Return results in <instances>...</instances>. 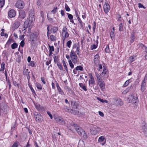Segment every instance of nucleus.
I'll list each match as a JSON object with an SVG mask.
<instances>
[{
	"mask_svg": "<svg viewBox=\"0 0 147 147\" xmlns=\"http://www.w3.org/2000/svg\"><path fill=\"white\" fill-rule=\"evenodd\" d=\"M70 125L67 126V128L70 130L72 131V128H74L78 134L84 139H86L87 138V136L85 131L77 124L71 122L70 124Z\"/></svg>",
	"mask_w": 147,
	"mask_h": 147,
	"instance_id": "nucleus-1",
	"label": "nucleus"
},
{
	"mask_svg": "<svg viewBox=\"0 0 147 147\" xmlns=\"http://www.w3.org/2000/svg\"><path fill=\"white\" fill-rule=\"evenodd\" d=\"M34 116L36 122H40L42 121V117L40 113L36 112H34Z\"/></svg>",
	"mask_w": 147,
	"mask_h": 147,
	"instance_id": "nucleus-2",
	"label": "nucleus"
},
{
	"mask_svg": "<svg viewBox=\"0 0 147 147\" xmlns=\"http://www.w3.org/2000/svg\"><path fill=\"white\" fill-rule=\"evenodd\" d=\"M67 29L66 26H64L62 31V33L63 36V40L64 41L66 38H68L69 34L67 31Z\"/></svg>",
	"mask_w": 147,
	"mask_h": 147,
	"instance_id": "nucleus-3",
	"label": "nucleus"
},
{
	"mask_svg": "<svg viewBox=\"0 0 147 147\" xmlns=\"http://www.w3.org/2000/svg\"><path fill=\"white\" fill-rule=\"evenodd\" d=\"M16 6L19 9H22L24 6V1L21 0H18L16 3Z\"/></svg>",
	"mask_w": 147,
	"mask_h": 147,
	"instance_id": "nucleus-4",
	"label": "nucleus"
},
{
	"mask_svg": "<svg viewBox=\"0 0 147 147\" xmlns=\"http://www.w3.org/2000/svg\"><path fill=\"white\" fill-rule=\"evenodd\" d=\"M106 1L103 7V9L104 12L106 14H107L109 12L110 9V7L109 4L108 3L107 1L106 0Z\"/></svg>",
	"mask_w": 147,
	"mask_h": 147,
	"instance_id": "nucleus-5",
	"label": "nucleus"
},
{
	"mask_svg": "<svg viewBox=\"0 0 147 147\" xmlns=\"http://www.w3.org/2000/svg\"><path fill=\"white\" fill-rule=\"evenodd\" d=\"M100 130L99 128H98L96 126H93L90 132L93 135H95L98 133Z\"/></svg>",
	"mask_w": 147,
	"mask_h": 147,
	"instance_id": "nucleus-6",
	"label": "nucleus"
},
{
	"mask_svg": "<svg viewBox=\"0 0 147 147\" xmlns=\"http://www.w3.org/2000/svg\"><path fill=\"white\" fill-rule=\"evenodd\" d=\"M8 108V106L5 102H2L0 103V109L1 112H6Z\"/></svg>",
	"mask_w": 147,
	"mask_h": 147,
	"instance_id": "nucleus-7",
	"label": "nucleus"
},
{
	"mask_svg": "<svg viewBox=\"0 0 147 147\" xmlns=\"http://www.w3.org/2000/svg\"><path fill=\"white\" fill-rule=\"evenodd\" d=\"M37 38V36L36 34L34 33H31L30 36V39L31 43L34 44Z\"/></svg>",
	"mask_w": 147,
	"mask_h": 147,
	"instance_id": "nucleus-8",
	"label": "nucleus"
},
{
	"mask_svg": "<svg viewBox=\"0 0 147 147\" xmlns=\"http://www.w3.org/2000/svg\"><path fill=\"white\" fill-rule=\"evenodd\" d=\"M97 84L98 85L102 90H103L105 89V83L102 79L98 81Z\"/></svg>",
	"mask_w": 147,
	"mask_h": 147,
	"instance_id": "nucleus-9",
	"label": "nucleus"
},
{
	"mask_svg": "<svg viewBox=\"0 0 147 147\" xmlns=\"http://www.w3.org/2000/svg\"><path fill=\"white\" fill-rule=\"evenodd\" d=\"M16 15V12L13 9H11L8 11V16L11 18L14 17Z\"/></svg>",
	"mask_w": 147,
	"mask_h": 147,
	"instance_id": "nucleus-10",
	"label": "nucleus"
},
{
	"mask_svg": "<svg viewBox=\"0 0 147 147\" xmlns=\"http://www.w3.org/2000/svg\"><path fill=\"white\" fill-rule=\"evenodd\" d=\"M35 20V16L32 13H30L29 14L28 18L29 21L30 22V25H31L33 21Z\"/></svg>",
	"mask_w": 147,
	"mask_h": 147,
	"instance_id": "nucleus-11",
	"label": "nucleus"
},
{
	"mask_svg": "<svg viewBox=\"0 0 147 147\" xmlns=\"http://www.w3.org/2000/svg\"><path fill=\"white\" fill-rule=\"evenodd\" d=\"M99 56L98 54L94 56V62L95 65L97 66L98 65L99 63Z\"/></svg>",
	"mask_w": 147,
	"mask_h": 147,
	"instance_id": "nucleus-12",
	"label": "nucleus"
},
{
	"mask_svg": "<svg viewBox=\"0 0 147 147\" xmlns=\"http://www.w3.org/2000/svg\"><path fill=\"white\" fill-rule=\"evenodd\" d=\"M26 16L25 13L23 10H21L19 11V18L21 19H24Z\"/></svg>",
	"mask_w": 147,
	"mask_h": 147,
	"instance_id": "nucleus-13",
	"label": "nucleus"
},
{
	"mask_svg": "<svg viewBox=\"0 0 147 147\" xmlns=\"http://www.w3.org/2000/svg\"><path fill=\"white\" fill-rule=\"evenodd\" d=\"M56 86L59 93L62 95H64L65 94L64 92L60 87L58 83L57 82H56Z\"/></svg>",
	"mask_w": 147,
	"mask_h": 147,
	"instance_id": "nucleus-14",
	"label": "nucleus"
},
{
	"mask_svg": "<svg viewBox=\"0 0 147 147\" xmlns=\"http://www.w3.org/2000/svg\"><path fill=\"white\" fill-rule=\"evenodd\" d=\"M64 89L70 94L72 95H74V92L72 91V89L68 86H65L64 87Z\"/></svg>",
	"mask_w": 147,
	"mask_h": 147,
	"instance_id": "nucleus-15",
	"label": "nucleus"
},
{
	"mask_svg": "<svg viewBox=\"0 0 147 147\" xmlns=\"http://www.w3.org/2000/svg\"><path fill=\"white\" fill-rule=\"evenodd\" d=\"M131 97L132 98H131V99L130 101L129 100V101H130V102L132 103V104H134L138 102V98L136 96H134L133 95L131 96Z\"/></svg>",
	"mask_w": 147,
	"mask_h": 147,
	"instance_id": "nucleus-16",
	"label": "nucleus"
},
{
	"mask_svg": "<svg viewBox=\"0 0 147 147\" xmlns=\"http://www.w3.org/2000/svg\"><path fill=\"white\" fill-rule=\"evenodd\" d=\"M56 122L58 124L60 125H64L65 123L64 121L62 118H57L56 119Z\"/></svg>",
	"mask_w": 147,
	"mask_h": 147,
	"instance_id": "nucleus-17",
	"label": "nucleus"
},
{
	"mask_svg": "<svg viewBox=\"0 0 147 147\" xmlns=\"http://www.w3.org/2000/svg\"><path fill=\"white\" fill-rule=\"evenodd\" d=\"M31 25H30V22L28 20L24 22L23 27L24 29L22 31H24L29 26H30Z\"/></svg>",
	"mask_w": 147,
	"mask_h": 147,
	"instance_id": "nucleus-18",
	"label": "nucleus"
},
{
	"mask_svg": "<svg viewBox=\"0 0 147 147\" xmlns=\"http://www.w3.org/2000/svg\"><path fill=\"white\" fill-rule=\"evenodd\" d=\"M90 80H89V84L90 85V83L91 84H95V82L94 78L91 74L89 75Z\"/></svg>",
	"mask_w": 147,
	"mask_h": 147,
	"instance_id": "nucleus-19",
	"label": "nucleus"
},
{
	"mask_svg": "<svg viewBox=\"0 0 147 147\" xmlns=\"http://www.w3.org/2000/svg\"><path fill=\"white\" fill-rule=\"evenodd\" d=\"M63 109L66 112H71V113H73V110L72 109H69V107L67 106L64 105L63 107Z\"/></svg>",
	"mask_w": 147,
	"mask_h": 147,
	"instance_id": "nucleus-20",
	"label": "nucleus"
},
{
	"mask_svg": "<svg viewBox=\"0 0 147 147\" xmlns=\"http://www.w3.org/2000/svg\"><path fill=\"white\" fill-rule=\"evenodd\" d=\"M67 14L68 16V18L70 20V22H71L74 23V24H75V23L74 22V21L73 20V17L72 15L68 13H67Z\"/></svg>",
	"mask_w": 147,
	"mask_h": 147,
	"instance_id": "nucleus-21",
	"label": "nucleus"
},
{
	"mask_svg": "<svg viewBox=\"0 0 147 147\" xmlns=\"http://www.w3.org/2000/svg\"><path fill=\"white\" fill-rule=\"evenodd\" d=\"M107 70L103 66V71L101 74L100 75L104 77L105 76L107 75Z\"/></svg>",
	"mask_w": 147,
	"mask_h": 147,
	"instance_id": "nucleus-22",
	"label": "nucleus"
},
{
	"mask_svg": "<svg viewBox=\"0 0 147 147\" xmlns=\"http://www.w3.org/2000/svg\"><path fill=\"white\" fill-rule=\"evenodd\" d=\"M146 85V82L145 80L143 81L142 82L141 85V90L142 92H143L145 89V86Z\"/></svg>",
	"mask_w": 147,
	"mask_h": 147,
	"instance_id": "nucleus-23",
	"label": "nucleus"
},
{
	"mask_svg": "<svg viewBox=\"0 0 147 147\" xmlns=\"http://www.w3.org/2000/svg\"><path fill=\"white\" fill-rule=\"evenodd\" d=\"M115 101H116L117 103L119 105L121 106L123 104V101L119 98L114 99Z\"/></svg>",
	"mask_w": 147,
	"mask_h": 147,
	"instance_id": "nucleus-24",
	"label": "nucleus"
},
{
	"mask_svg": "<svg viewBox=\"0 0 147 147\" xmlns=\"http://www.w3.org/2000/svg\"><path fill=\"white\" fill-rule=\"evenodd\" d=\"M98 43V41L97 39L95 41V42H94L93 46L92 45V47L91 48V49L93 50V49H96L97 48Z\"/></svg>",
	"mask_w": 147,
	"mask_h": 147,
	"instance_id": "nucleus-25",
	"label": "nucleus"
},
{
	"mask_svg": "<svg viewBox=\"0 0 147 147\" xmlns=\"http://www.w3.org/2000/svg\"><path fill=\"white\" fill-rule=\"evenodd\" d=\"M110 36L112 40H114L115 36V32H114V31H111L110 33Z\"/></svg>",
	"mask_w": 147,
	"mask_h": 147,
	"instance_id": "nucleus-26",
	"label": "nucleus"
},
{
	"mask_svg": "<svg viewBox=\"0 0 147 147\" xmlns=\"http://www.w3.org/2000/svg\"><path fill=\"white\" fill-rule=\"evenodd\" d=\"M58 30V28L57 27L54 26L51 29V33H55Z\"/></svg>",
	"mask_w": 147,
	"mask_h": 147,
	"instance_id": "nucleus-27",
	"label": "nucleus"
},
{
	"mask_svg": "<svg viewBox=\"0 0 147 147\" xmlns=\"http://www.w3.org/2000/svg\"><path fill=\"white\" fill-rule=\"evenodd\" d=\"M73 102H71V104L72 105V108L74 109H77L78 107V105L77 102H74L73 104Z\"/></svg>",
	"mask_w": 147,
	"mask_h": 147,
	"instance_id": "nucleus-28",
	"label": "nucleus"
},
{
	"mask_svg": "<svg viewBox=\"0 0 147 147\" xmlns=\"http://www.w3.org/2000/svg\"><path fill=\"white\" fill-rule=\"evenodd\" d=\"M20 25V23L18 21H16L13 24V27L14 28H17Z\"/></svg>",
	"mask_w": 147,
	"mask_h": 147,
	"instance_id": "nucleus-29",
	"label": "nucleus"
},
{
	"mask_svg": "<svg viewBox=\"0 0 147 147\" xmlns=\"http://www.w3.org/2000/svg\"><path fill=\"white\" fill-rule=\"evenodd\" d=\"M72 61L74 63H76L77 62V59L78 58L77 56H75L72 57V58H71Z\"/></svg>",
	"mask_w": 147,
	"mask_h": 147,
	"instance_id": "nucleus-30",
	"label": "nucleus"
},
{
	"mask_svg": "<svg viewBox=\"0 0 147 147\" xmlns=\"http://www.w3.org/2000/svg\"><path fill=\"white\" fill-rule=\"evenodd\" d=\"M79 85L80 86V87L82 88L83 90H84L85 91H86L87 90L86 88V86L84 85V84H83L82 83H80L79 84Z\"/></svg>",
	"mask_w": 147,
	"mask_h": 147,
	"instance_id": "nucleus-31",
	"label": "nucleus"
},
{
	"mask_svg": "<svg viewBox=\"0 0 147 147\" xmlns=\"http://www.w3.org/2000/svg\"><path fill=\"white\" fill-rule=\"evenodd\" d=\"M57 65L59 69L61 70H63V67L61 64L59 62H57Z\"/></svg>",
	"mask_w": 147,
	"mask_h": 147,
	"instance_id": "nucleus-32",
	"label": "nucleus"
},
{
	"mask_svg": "<svg viewBox=\"0 0 147 147\" xmlns=\"http://www.w3.org/2000/svg\"><path fill=\"white\" fill-rule=\"evenodd\" d=\"M75 69L76 70L78 71L80 70L83 71L84 70L83 67L80 65L77 66L76 67Z\"/></svg>",
	"mask_w": 147,
	"mask_h": 147,
	"instance_id": "nucleus-33",
	"label": "nucleus"
},
{
	"mask_svg": "<svg viewBox=\"0 0 147 147\" xmlns=\"http://www.w3.org/2000/svg\"><path fill=\"white\" fill-rule=\"evenodd\" d=\"M119 30L120 32L122 31L123 30V25L122 23H121L119 25Z\"/></svg>",
	"mask_w": 147,
	"mask_h": 147,
	"instance_id": "nucleus-34",
	"label": "nucleus"
},
{
	"mask_svg": "<svg viewBox=\"0 0 147 147\" xmlns=\"http://www.w3.org/2000/svg\"><path fill=\"white\" fill-rule=\"evenodd\" d=\"M49 14H51V13H48L47 14L48 20L49 22H53V19L51 18V16H49Z\"/></svg>",
	"mask_w": 147,
	"mask_h": 147,
	"instance_id": "nucleus-35",
	"label": "nucleus"
},
{
	"mask_svg": "<svg viewBox=\"0 0 147 147\" xmlns=\"http://www.w3.org/2000/svg\"><path fill=\"white\" fill-rule=\"evenodd\" d=\"M70 56V58H72V57L77 55H76L75 52L74 50H72L71 52Z\"/></svg>",
	"mask_w": 147,
	"mask_h": 147,
	"instance_id": "nucleus-36",
	"label": "nucleus"
},
{
	"mask_svg": "<svg viewBox=\"0 0 147 147\" xmlns=\"http://www.w3.org/2000/svg\"><path fill=\"white\" fill-rule=\"evenodd\" d=\"M18 45L16 43H14L12 44L11 45V48L13 49H15L17 48L18 47Z\"/></svg>",
	"mask_w": 147,
	"mask_h": 147,
	"instance_id": "nucleus-37",
	"label": "nucleus"
},
{
	"mask_svg": "<svg viewBox=\"0 0 147 147\" xmlns=\"http://www.w3.org/2000/svg\"><path fill=\"white\" fill-rule=\"evenodd\" d=\"M28 86H29L33 94V95H34V94L36 95V93H35L34 90V89H33L32 87V86L30 85V83H29L28 82Z\"/></svg>",
	"mask_w": 147,
	"mask_h": 147,
	"instance_id": "nucleus-38",
	"label": "nucleus"
},
{
	"mask_svg": "<svg viewBox=\"0 0 147 147\" xmlns=\"http://www.w3.org/2000/svg\"><path fill=\"white\" fill-rule=\"evenodd\" d=\"M130 80V79L127 80L124 83L123 85V87H125L127 86L130 83V82L129 81Z\"/></svg>",
	"mask_w": 147,
	"mask_h": 147,
	"instance_id": "nucleus-39",
	"label": "nucleus"
},
{
	"mask_svg": "<svg viewBox=\"0 0 147 147\" xmlns=\"http://www.w3.org/2000/svg\"><path fill=\"white\" fill-rule=\"evenodd\" d=\"M62 63H63V65L65 68V69L66 71L67 72H68V69H67V67L66 64L65 62V61H64V60H63Z\"/></svg>",
	"mask_w": 147,
	"mask_h": 147,
	"instance_id": "nucleus-40",
	"label": "nucleus"
},
{
	"mask_svg": "<svg viewBox=\"0 0 147 147\" xmlns=\"http://www.w3.org/2000/svg\"><path fill=\"white\" fill-rule=\"evenodd\" d=\"M5 3V0H0V8L2 7Z\"/></svg>",
	"mask_w": 147,
	"mask_h": 147,
	"instance_id": "nucleus-41",
	"label": "nucleus"
},
{
	"mask_svg": "<svg viewBox=\"0 0 147 147\" xmlns=\"http://www.w3.org/2000/svg\"><path fill=\"white\" fill-rule=\"evenodd\" d=\"M130 87H128L125 90L123 91L122 93L123 94H126L127 92H128L130 90Z\"/></svg>",
	"mask_w": 147,
	"mask_h": 147,
	"instance_id": "nucleus-42",
	"label": "nucleus"
},
{
	"mask_svg": "<svg viewBox=\"0 0 147 147\" xmlns=\"http://www.w3.org/2000/svg\"><path fill=\"white\" fill-rule=\"evenodd\" d=\"M56 37L53 35H51L50 36V39L52 41H55L56 40Z\"/></svg>",
	"mask_w": 147,
	"mask_h": 147,
	"instance_id": "nucleus-43",
	"label": "nucleus"
},
{
	"mask_svg": "<svg viewBox=\"0 0 147 147\" xmlns=\"http://www.w3.org/2000/svg\"><path fill=\"white\" fill-rule=\"evenodd\" d=\"M105 140V137L103 136L100 137L98 139V141L99 142H101L104 141Z\"/></svg>",
	"mask_w": 147,
	"mask_h": 147,
	"instance_id": "nucleus-44",
	"label": "nucleus"
},
{
	"mask_svg": "<svg viewBox=\"0 0 147 147\" xmlns=\"http://www.w3.org/2000/svg\"><path fill=\"white\" fill-rule=\"evenodd\" d=\"M105 51L106 53H109L110 52V50L109 45H107L105 49Z\"/></svg>",
	"mask_w": 147,
	"mask_h": 147,
	"instance_id": "nucleus-45",
	"label": "nucleus"
},
{
	"mask_svg": "<svg viewBox=\"0 0 147 147\" xmlns=\"http://www.w3.org/2000/svg\"><path fill=\"white\" fill-rule=\"evenodd\" d=\"M95 75L97 78V80L98 81L100 80H102L100 76V75L99 74L97 73V72H95Z\"/></svg>",
	"mask_w": 147,
	"mask_h": 147,
	"instance_id": "nucleus-46",
	"label": "nucleus"
},
{
	"mask_svg": "<svg viewBox=\"0 0 147 147\" xmlns=\"http://www.w3.org/2000/svg\"><path fill=\"white\" fill-rule=\"evenodd\" d=\"M5 63L4 62H3L1 64V70H0V71H3L5 69Z\"/></svg>",
	"mask_w": 147,
	"mask_h": 147,
	"instance_id": "nucleus-47",
	"label": "nucleus"
},
{
	"mask_svg": "<svg viewBox=\"0 0 147 147\" xmlns=\"http://www.w3.org/2000/svg\"><path fill=\"white\" fill-rule=\"evenodd\" d=\"M35 105L36 108L37 110L40 111L41 110V107L40 105L36 104Z\"/></svg>",
	"mask_w": 147,
	"mask_h": 147,
	"instance_id": "nucleus-48",
	"label": "nucleus"
},
{
	"mask_svg": "<svg viewBox=\"0 0 147 147\" xmlns=\"http://www.w3.org/2000/svg\"><path fill=\"white\" fill-rule=\"evenodd\" d=\"M68 62H69V65H70V67H71V68L72 69L74 68V65H73V64L72 63L71 60H69Z\"/></svg>",
	"mask_w": 147,
	"mask_h": 147,
	"instance_id": "nucleus-49",
	"label": "nucleus"
},
{
	"mask_svg": "<svg viewBox=\"0 0 147 147\" xmlns=\"http://www.w3.org/2000/svg\"><path fill=\"white\" fill-rule=\"evenodd\" d=\"M65 10L67 11H69L70 10V8L66 4H65Z\"/></svg>",
	"mask_w": 147,
	"mask_h": 147,
	"instance_id": "nucleus-50",
	"label": "nucleus"
},
{
	"mask_svg": "<svg viewBox=\"0 0 147 147\" xmlns=\"http://www.w3.org/2000/svg\"><path fill=\"white\" fill-rule=\"evenodd\" d=\"M72 42L71 40H69L67 43V45L70 48Z\"/></svg>",
	"mask_w": 147,
	"mask_h": 147,
	"instance_id": "nucleus-51",
	"label": "nucleus"
},
{
	"mask_svg": "<svg viewBox=\"0 0 147 147\" xmlns=\"http://www.w3.org/2000/svg\"><path fill=\"white\" fill-rule=\"evenodd\" d=\"M13 40L11 39V38H10L9 39V40H8V41H7V43H6V44L7 45H9L11 44V43L13 42Z\"/></svg>",
	"mask_w": 147,
	"mask_h": 147,
	"instance_id": "nucleus-52",
	"label": "nucleus"
},
{
	"mask_svg": "<svg viewBox=\"0 0 147 147\" xmlns=\"http://www.w3.org/2000/svg\"><path fill=\"white\" fill-rule=\"evenodd\" d=\"M57 7H55L54 9L51 11V12L53 13L54 14L57 12Z\"/></svg>",
	"mask_w": 147,
	"mask_h": 147,
	"instance_id": "nucleus-53",
	"label": "nucleus"
},
{
	"mask_svg": "<svg viewBox=\"0 0 147 147\" xmlns=\"http://www.w3.org/2000/svg\"><path fill=\"white\" fill-rule=\"evenodd\" d=\"M117 16L118 18L117 21L118 22H121V16L119 14H117Z\"/></svg>",
	"mask_w": 147,
	"mask_h": 147,
	"instance_id": "nucleus-54",
	"label": "nucleus"
},
{
	"mask_svg": "<svg viewBox=\"0 0 147 147\" xmlns=\"http://www.w3.org/2000/svg\"><path fill=\"white\" fill-rule=\"evenodd\" d=\"M138 7L139 8H143L145 9L146 8V7L144 6L141 3H138Z\"/></svg>",
	"mask_w": 147,
	"mask_h": 147,
	"instance_id": "nucleus-55",
	"label": "nucleus"
},
{
	"mask_svg": "<svg viewBox=\"0 0 147 147\" xmlns=\"http://www.w3.org/2000/svg\"><path fill=\"white\" fill-rule=\"evenodd\" d=\"M35 62L34 61H31L30 62V65L32 67H34L35 66Z\"/></svg>",
	"mask_w": 147,
	"mask_h": 147,
	"instance_id": "nucleus-56",
	"label": "nucleus"
},
{
	"mask_svg": "<svg viewBox=\"0 0 147 147\" xmlns=\"http://www.w3.org/2000/svg\"><path fill=\"white\" fill-rule=\"evenodd\" d=\"M18 142H15L14 143L11 147H18Z\"/></svg>",
	"mask_w": 147,
	"mask_h": 147,
	"instance_id": "nucleus-57",
	"label": "nucleus"
},
{
	"mask_svg": "<svg viewBox=\"0 0 147 147\" xmlns=\"http://www.w3.org/2000/svg\"><path fill=\"white\" fill-rule=\"evenodd\" d=\"M24 44H25V42H24V40H22L21 41V42L20 43V46L21 47H23L24 46Z\"/></svg>",
	"mask_w": 147,
	"mask_h": 147,
	"instance_id": "nucleus-58",
	"label": "nucleus"
},
{
	"mask_svg": "<svg viewBox=\"0 0 147 147\" xmlns=\"http://www.w3.org/2000/svg\"><path fill=\"white\" fill-rule=\"evenodd\" d=\"M49 47L50 48L49 51H54V47L53 46H51L50 45H49Z\"/></svg>",
	"mask_w": 147,
	"mask_h": 147,
	"instance_id": "nucleus-59",
	"label": "nucleus"
},
{
	"mask_svg": "<svg viewBox=\"0 0 147 147\" xmlns=\"http://www.w3.org/2000/svg\"><path fill=\"white\" fill-rule=\"evenodd\" d=\"M28 69H27L26 70V72H25V75H26V76H27V77H30V74H29L30 73V71H28L27 72H26V71H28Z\"/></svg>",
	"mask_w": 147,
	"mask_h": 147,
	"instance_id": "nucleus-60",
	"label": "nucleus"
},
{
	"mask_svg": "<svg viewBox=\"0 0 147 147\" xmlns=\"http://www.w3.org/2000/svg\"><path fill=\"white\" fill-rule=\"evenodd\" d=\"M54 60L55 63H56V62L57 63V62H58L57 61L58 60V57L56 56H55L54 57Z\"/></svg>",
	"mask_w": 147,
	"mask_h": 147,
	"instance_id": "nucleus-61",
	"label": "nucleus"
},
{
	"mask_svg": "<svg viewBox=\"0 0 147 147\" xmlns=\"http://www.w3.org/2000/svg\"><path fill=\"white\" fill-rule=\"evenodd\" d=\"M36 87L38 89L41 90L42 89V86L40 84H37L36 85Z\"/></svg>",
	"mask_w": 147,
	"mask_h": 147,
	"instance_id": "nucleus-62",
	"label": "nucleus"
},
{
	"mask_svg": "<svg viewBox=\"0 0 147 147\" xmlns=\"http://www.w3.org/2000/svg\"><path fill=\"white\" fill-rule=\"evenodd\" d=\"M139 47L144 49H145V47H146L142 43L140 44Z\"/></svg>",
	"mask_w": 147,
	"mask_h": 147,
	"instance_id": "nucleus-63",
	"label": "nucleus"
},
{
	"mask_svg": "<svg viewBox=\"0 0 147 147\" xmlns=\"http://www.w3.org/2000/svg\"><path fill=\"white\" fill-rule=\"evenodd\" d=\"M47 114L49 115L50 118L51 119H52L53 118V117L52 115L51 114V113L49 111H47Z\"/></svg>",
	"mask_w": 147,
	"mask_h": 147,
	"instance_id": "nucleus-64",
	"label": "nucleus"
}]
</instances>
